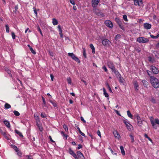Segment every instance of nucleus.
Returning <instances> with one entry per match:
<instances>
[{
  "instance_id": "nucleus-1",
  "label": "nucleus",
  "mask_w": 159,
  "mask_h": 159,
  "mask_svg": "<svg viewBox=\"0 0 159 159\" xmlns=\"http://www.w3.org/2000/svg\"><path fill=\"white\" fill-rule=\"evenodd\" d=\"M150 83L155 88H159V80L154 77H151Z\"/></svg>"
},
{
  "instance_id": "nucleus-2",
  "label": "nucleus",
  "mask_w": 159,
  "mask_h": 159,
  "mask_svg": "<svg viewBox=\"0 0 159 159\" xmlns=\"http://www.w3.org/2000/svg\"><path fill=\"white\" fill-rule=\"evenodd\" d=\"M108 67L111 69L112 72H113L116 75H120L119 72L116 70L115 66L113 62L111 61H109L107 63Z\"/></svg>"
},
{
  "instance_id": "nucleus-3",
  "label": "nucleus",
  "mask_w": 159,
  "mask_h": 159,
  "mask_svg": "<svg viewBox=\"0 0 159 159\" xmlns=\"http://www.w3.org/2000/svg\"><path fill=\"white\" fill-rule=\"evenodd\" d=\"M68 55L77 62L79 63L80 62V61L79 59L73 53H68Z\"/></svg>"
},
{
  "instance_id": "nucleus-4",
  "label": "nucleus",
  "mask_w": 159,
  "mask_h": 159,
  "mask_svg": "<svg viewBox=\"0 0 159 159\" xmlns=\"http://www.w3.org/2000/svg\"><path fill=\"white\" fill-rule=\"evenodd\" d=\"M137 41L140 43H144L148 42L149 40L148 39L141 37L137 38Z\"/></svg>"
},
{
  "instance_id": "nucleus-5",
  "label": "nucleus",
  "mask_w": 159,
  "mask_h": 159,
  "mask_svg": "<svg viewBox=\"0 0 159 159\" xmlns=\"http://www.w3.org/2000/svg\"><path fill=\"white\" fill-rule=\"evenodd\" d=\"M11 148H13L17 152V154L19 156H21L22 153L19 150L17 147L15 145L11 144Z\"/></svg>"
},
{
  "instance_id": "nucleus-6",
  "label": "nucleus",
  "mask_w": 159,
  "mask_h": 159,
  "mask_svg": "<svg viewBox=\"0 0 159 159\" xmlns=\"http://www.w3.org/2000/svg\"><path fill=\"white\" fill-rule=\"evenodd\" d=\"M102 43L103 46L108 47L110 45L111 42L108 39H104L102 40Z\"/></svg>"
},
{
  "instance_id": "nucleus-7",
  "label": "nucleus",
  "mask_w": 159,
  "mask_h": 159,
  "mask_svg": "<svg viewBox=\"0 0 159 159\" xmlns=\"http://www.w3.org/2000/svg\"><path fill=\"white\" fill-rule=\"evenodd\" d=\"M115 21L119 25V27L122 30L124 29V27L123 25L122 21L120 20V19L118 18H115Z\"/></svg>"
},
{
  "instance_id": "nucleus-8",
  "label": "nucleus",
  "mask_w": 159,
  "mask_h": 159,
  "mask_svg": "<svg viewBox=\"0 0 159 159\" xmlns=\"http://www.w3.org/2000/svg\"><path fill=\"white\" fill-rule=\"evenodd\" d=\"M153 73L154 74H157L159 73V70L158 69L154 66H150V68Z\"/></svg>"
},
{
  "instance_id": "nucleus-9",
  "label": "nucleus",
  "mask_w": 159,
  "mask_h": 159,
  "mask_svg": "<svg viewBox=\"0 0 159 159\" xmlns=\"http://www.w3.org/2000/svg\"><path fill=\"white\" fill-rule=\"evenodd\" d=\"M105 24L107 27L109 28H112L113 27V24L112 22L110 20H106L105 21Z\"/></svg>"
},
{
  "instance_id": "nucleus-10",
  "label": "nucleus",
  "mask_w": 159,
  "mask_h": 159,
  "mask_svg": "<svg viewBox=\"0 0 159 159\" xmlns=\"http://www.w3.org/2000/svg\"><path fill=\"white\" fill-rule=\"evenodd\" d=\"M100 0H92V6L93 8L96 7L99 2Z\"/></svg>"
},
{
  "instance_id": "nucleus-11",
  "label": "nucleus",
  "mask_w": 159,
  "mask_h": 159,
  "mask_svg": "<svg viewBox=\"0 0 159 159\" xmlns=\"http://www.w3.org/2000/svg\"><path fill=\"white\" fill-rule=\"evenodd\" d=\"M134 5L136 6H141L143 4L142 0H134Z\"/></svg>"
},
{
  "instance_id": "nucleus-12",
  "label": "nucleus",
  "mask_w": 159,
  "mask_h": 159,
  "mask_svg": "<svg viewBox=\"0 0 159 159\" xmlns=\"http://www.w3.org/2000/svg\"><path fill=\"white\" fill-rule=\"evenodd\" d=\"M151 122L152 125L154 127V128H155V123L159 125V120L158 119H155V121L152 120L151 121Z\"/></svg>"
},
{
  "instance_id": "nucleus-13",
  "label": "nucleus",
  "mask_w": 159,
  "mask_h": 159,
  "mask_svg": "<svg viewBox=\"0 0 159 159\" xmlns=\"http://www.w3.org/2000/svg\"><path fill=\"white\" fill-rule=\"evenodd\" d=\"M69 153L75 159H78V157L76 154L71 149L69 150Z\"/></svg>"
},
{
  "instance_id": "nucleus-14",
  "label": "nucleus",
  "mask_w": 159,
  "mask_h": 159,
  "mask_svg": "<svg viewBox=\"0 0 159 159\" xmlns=\"http://www.w3.org/2000/svg\"><path fill=\"white\" fill-rule=\"evenodd\" d=\"M151 25L150 24L145 23L144 24L143 26L144 29L148 30L150 29L151 28Z\"/></svg>"
},
{
  "instance_id": "nucleus-15",
  "label": "nucleus",
  "mask_w": 159,
  "mask_h": 159,
  "mask_svg": "<svg viewBox=\"0 0 159 159\" xmlns=\"http://www.w3.org/2000/svg\"><path fill=\"white\" fill-rule=\"evenodd\" d=\"M1 134L7 140H9L10 139V136L8 135L7 133L4 132H2Z\"/></svg>"
},
{
  "instance_id": "nucleus-16",
  "label": "nucleus",
  "mask_w": 159,
  "mask_h": 159,
  "mask_svg": "<svg viewBox=\"0 0 159 159\" xmlns=\"http://www.w3.org/2000/svg\"><path fill=\"white\" fill-rule=\"evenodd\" d=\"M60 133L62 136L63 139L66 140H67L68 135L65 134L64 132L63 131H61L60 132Z\"/></svg>"
},
{
  "instance_id": "nucleus-17",
  "label": "nucleus",
  "mask_w": 159,
  "mask_h": 159,
  "mask_svg": "<svg viewBox=\"0 0 159 159\" xmlns=\"http://www.w3.org/2000/svg\"><path fill=\"white\" fill-rule=\"evenodd\" d=\"M77 157L78 158L79 157L80 158H84V156L83 155V154L80 151H77Z\"/></svg>"
},
{
  "instance_id": "nucleus-18",
  "label": "nucleus",
  "mask_w": 159,
  "mask_h": 159,
  "mask_svg": "<svg viewBox=\"0 0 159 159\" xmlns=\"http://www.w3.org/2000/svg\"><path fill=\"white\" fill-rule=\"evenodd\" d=\"M117 77H119V80L120 82L121 83H123L124 81H123V78L121 77V75L120 74V75H116Z\"/></svg>"
},
{
  "instance_id": "nucleus-19",
  "label": "nucleus",
  "mask_w": 159,
  "mask_h": 159,
  "mask_svg": "<svg viewBox=\"0 0 159 159\" xmlns=\"http://www.w3.org/2000/svg\"><path fill=\"white\" fill-rule=\"evenodd\" d=\"M3 123L8 128L11 127L10 124L9 122L7 120H5L3 121Z\"/></svg>"
},
{
  "instance_id": "nucleus-20",
  "label": "nucleus",
  "mask_w": 159,
  "mask_h": 159,
  "mask_svg": "<svg viewBox=\"0 0 159 159\" xmlns=\"http://www.w3.org/2000/svg\"><path fill=\"white\" fill-rule=\"evenodd\" d=\"M5 71L7 73L10 77L12 78V76L11 74V71L9 70V69L7 68L6 67L5 68Z\"/></svg>"
},
{
  "instance_id": "nucleus-21",
  "label": "nucleus",
  "mask_w": 159,
  "mask_h": 159,
  "mask_svg": "<svg viewBox=\"0 0 159 159\" xmlns=\"http://www.w3.org/2000/svg\"><path fill=\"white\" fill-rule=\"evenodd\" d=\"M137 119L138 120L137 124L139 126H141L142 124V123L140 118L138 117L137 118Z\"/></svg>"
},
{
  "instance_id": "nucleus-22",
  "label": "nucleus",
  "mask_w": 159,
  "mask_h": 159,
  "mask_svg": "<svg viewBox=\"0 0 159 159\" xmlns=\"http://www.w3.org/2000/svg\"><path fill=\"white\" fill-rule=\"evenodd\" d=\"M52 23L54 25H57L58 24V21L55 18H53L52 19Z\"/></svg>"
},
{
  "instance_id": "nucleus-23",
  "label": "nucleus",
  "mask_w": 159,
  "mask_h": 159,
  "mask_svg": "<svg viewBox=\"0 0 159 159\" xmlns=\"http://www.w3.org/2000/svg\"><path fill=\"white\" fill-rule=\"evenodd\" d=\"M15 133L17 134L21 138L23 137V136L22 134L20 132L16 129H15Z\"/></svg>"
},
{
  "instance_id": "nucleus-24",
  "label": "nucleus",
  "mask_w": 159,
  "mask_h": 159,
  "mask_svg": "<svg viewBox=\"0 0 159 159\" xmlns=\"http://www.w3.org/2000/svg\"><path fill=\"white\" fill-rule=\"evenodd\" d=\"M120 148L121 150V154L123 155H125V151L124 149V148L123 146H120Z\"/></svg>"
},
{
  "instance_id": "nucleus-25",
  "label": "nucleus",
  "mask_w": 159,
  "mask_h": 159,
  "mask_svg": "<svg viewBox=\"0 0 159 159\" xmlns=\"http://www.w3.org/2000/svg\"><path fill=\"white\" fill-rule=\"evenodd\" d=\"M90 47L91 48L92 50V53L93 54L95 53V48L93 45L92 44H90Z\"/></svg>"
},
{
  "instance_id": "nucleus-26",
  "label": "nucleus",
  "mask_w": 159,
  "mask_h": 159,
  "mask_svg": "<svg viewBox=\"0 0 159 159\" xmlns=\"http://www.w3.org/2000/svg\"><path fill=\"white\" fill-rule=\"evenodd\" d=\"M103 94L105 96V97L106 98H108L109 97V95L107 93L106 91L105 88H103Z\"/></svg>"
},
{
  "instance_id": "nucleus-27",
  "label": "nucleus",
  "mask_w": 159,
  "mask_h": 159,
  "mask_svg": "<svg viewBox=\"0 0 159 159\" xmlns=\"http://www.w3.org/2000/svg\"><path fill=\"white\" fill-rule=\"evenodd\" d=\"M126 126L128 129L129 130H131L133 128V126L132 125H131L129 123L127 125H126Z\"/></svg>"
},
{
  "instance_id": "nucleus-28",
  "label": "nucleus",
  "mask_w": 159,
  "mask_h": 159,
  "mask_svg": "<svg viewBox=\"0 0 159 159\" xmlns=\"http://www.w3.org/2000/svg\"><path fill=\"white\" fill-rule=\"evenodd\" d=\"M142 82L144 86L145 87H147L148 84V82L145 80H142Z\"/></svg>"
},
{
  "instance_id": "nucleus-29",
  "label": "nucleus",
  "mask_w": 159,
  "mask_h": 159,
  "mask_svg": "<svg viewBox=\"0 0 159 159\" xmlns=\"http://www.w3.org/2000/svg\"><path fill=\"white\" fill-rule=\"evenodd\" d=\"M127 114L128 116L132 119H133V116L131 113L129 111H127Z\"/></svg>"
},
{
  "instance_id": "nucleus-30",
  "label": "nucleus",
  "mask_w": 159,
  "mask_h": 159,
  "mask_svg": "<svg viewBox=\"0 0 159 159\" xmlns=\"http://www.w3.org/2000/svg\"><path fill=\"white\" fill-rule=\"evenodd\" d=\"M4 107L5 108L8 109L11 108V106L7 103H6L5 104Z\"/></svg>"
},
{
  "instance_id": "nucleus-31",
  "label": "nucleus",
  "mask_w": 159,
  "mask_h": 159,
  "mask_svg": "<svg viewBox=\"0 0 159 159\" xmlns=\"http://www.w3.org/2000/svg\"><path fill=\"white\" fill-rule=\"evenodd\" d=\"M49 101H50V102L52 104V105H53V106L54 107H56L57 106V103H56V102L55 101H52V100H50Z\"/></svg>"
},
{
  "instance_id": "nucleus-32",
  "label": "nucleus",
  "mask_w": 159,
  "mask_h": 159,
  "mask_svg": "<svg viewBox=\"0 0 159 159\" xmlns=\"http://www.w3.org/2000/svg\"><path fill=\"white\" fill-rule=\"evenodd\" d=\"M134 87L136 89V90H138V89L137 88L139 87V85L137 82H135L134 83Z\"/></svg>"
},
{
  "instance_id": "nucleus-33",
  "label": "nucleus",
  "mask_w": 159,
  "mask_h": 159,
  "mask_svg": "<svg viewBox=\"0 0 159 159\" xmlns=\"http://www.w3.org/2000/svg\"><path fill=\"white\" fill-rule=\"evenodd\" d=\"M63 128L64 129H65V131L66 132H68V127L65 124H64L63 125Z\"/></svg>"
},
{
  "instance_id": "nucleus-34",
  "label": "nucleus",
  "mask_w": 159,
  "mask_h": 159,
  "mask_svg": "<svg viewBox=\"0 0 159 159\" xmlns=\"http://www.w3.org/2000/svg\"><path fill=\"white\" fill-rule=\"evenodd\" d=\"M67 81L69 84H71L72 83L70 77H68L67 79Z\"/></svg>"
},
{
  "instance_id": "nucleus-35",
  "label": "nucleus",
  "mask_w": 159,
  "mask_h": 159,
  "mask_svg": "<svg viewBox=\"0 0 159 159\" xmlns=\"http://www.w3.org/2000/svg\"><path fill=\"white\" fill-rule=\"evenodd\" d=\"M5 28L6 31L7 33H8L9 32V28L8 25H5Z\"/></svg>"
},
{
  "instance_id": "nucleus-36",
  "label": "nucleus",
  "mask_w": 159,
  "mask_h": 159,
  "mask_svg": "<svg viewBox=\"0 0 159 159\" xmlns=\"http://www.w3.org/2000/svg\"><path fill=\"white\" fill-rule=\"evenodd\" d=\"M34 117L37 122H39V118L38 116L34 115Z\"/></svg>"
},
{
  "instance_id": "nucleus-37",
  "label": "nucleus",
  "mask_w": 159,
  "mask_h": 159,
  "mask_svg": "<svg viewBox=\"0 0 159 159\" xmlns=\"http://www.w3.org/2000/svg\"><path fill=\"white\" fill-rule=\"evenodd\" d=\"M150 37L152 39H157L159 37V34H158L156 36H154L153 35L151 34Z\"/></svg>"
},
{
  "instance_id": "nucleus-38",
  "label": "nucleus",
  "mask_w": 159,
  "mask_h": 159,
  "mask_svg": "<svg viewBox=\"0 0 159 159\" xmlns=\"http://www.w3.org/2000/svg\"><path fill=\"white\" fill-rule=\"evenodd\" d=\"M114 134L116 137L119 138L120 137L118 133L117 132H116L115 133L114 132Z\"/></svg>"
},
{
  "instance_id": "nucleus-39",
  "label": "nucleus",
  "mask_w": 159,
  "mask_h": 159,
  "mask_svg": "<svg viewBox=\"0 0 159 159\" xmlns=\"http://www.w3.org/2000/svg\"><path fill=\"white\" fill-rule=\"evenodd\" d=\"M13 113L14 115L16 116H18L20 115V113L17 111H14Z\"/></svg>"
},
{
  "instance_id": "nucleus-40",
  "label": "nucleus",
  "mask_w": 159,
  "mask_h": 159,
  "mask_svg": "<svg viewBox=\"0 0 159 159\" xmlns=\"http://www.w3.org/2000/svg\"><path fill=\"white\" fill-rule=\"evenodd\" d=\"M37 30H38V31L40 32V34H41V35L42 36H43V34L42 32V31H41V29H40V27L39 26H37Z\"/></svg>"
},
{
  "instance_id": "nucleus-41",
  "label": "nucleus",
  "mask_w": 159,
  "mask_h": 159,
  "mask_svg": "<svg viewBox=\"0 0 159 159\" xmlns=\"http://www.w3.org/2000/svg\"><path fill=\"white\" fill-rule=\"evenodd\" d=\"M123 18L124 20L125 21H128L127 18V16L126 15H124L123 16Z\"/></svg>"
},
{
  "instance_id": "nucleus-42",
  "label": "nucleus",
  "mask_w": 159,
  "mask_h": 159,
  "mask_svg": "<svg viewBox=\"0 0 159 159\" xmlns=\"http://www.w3.org/2000/svg\"><path fill=\"white\" fill-rule=\"evenodd\" d=\"M41 116L43 118H45L47 117L45 113L42 112L41 114Z\"/></svg>"
},
{
  "instance_id": "nucleus-43",
  "label": "nucleus",
  "mask_w": 159,
  "mask_h": 159,
  "mask_svg": "<svg viewBox=\"0 0 159 159\" xmlns=\"http://www.w3.org/2000/svg\"><path fill=\"white\" fill-rule=\"evenodd\" d=\"M109 149L111 153H112V154L113 155H117V154L116 153H115V152H114L113 151V150H112V149H111V148H108Z\"/></svg>"
},
{
  "instance_id": "nucleus-44",
  "label": "nucleus",
  "mask_w": 159,
  "mask_h": 159,
  "mask_svg": "<svg viewBox=\"0 0 159 159\" xmlns=\"http://www.w3.org/2000/svg\"><path fill=\"white\" fill-rule=\"evenodd\" d=\"M30 50L31 51V52L34 54H35L36 52L32 48H30Z\"/></svg>"
},
{
  "instance_id": "nucleus-45",
  "label": "nucleus",
  "mask_w": 159,
  "mask_h": 159,
  "mask_svg": "<svg viewBox=\"0 0 159 159\" xmlns=\"http://www.w3.org/2000/svg\"><path fill=\"white\" fill-rule=\"evenodd\" d=\"M120 37L121 35L119 34H118L116 36L115 39L116 40H117L118 39H120Z\"/></svg>"
},
{
  "instance_id": "nucleus-46",
  "label": "nucleus",
  "mask_w": 159,
  "mask_h": 159,
  "mask_svg": "<svg viewBox=\"0 0 159 159\" xmlns=\"http://www.w3.org/2000/svg\"><path fill=\"white\" fill-rule=\"evenodd\" d=\"M11 36L13 39H14L16 38V35L13 32H11Z\"/></svg>"
},
{
  "instance_id": "nucleus-47",
  "label": "nucleus",
  "mask_w": 159,
  "mask_h": 159,
  "mask_svg": "<svg viewBox=\"0 0 159 159\" xmlns=\"http://www.w3.org/2000/svg\"><path fill=\"white\" fill-rule=\"evenodd\" d=\"M151 101L153 103H155L156 102V100L154 98H152Z\"/></svg>"
},
{
  "instance_id": "nucleus-48",
  "label": "nucleus",
  "mask_w": 159,
  "mask_h": 159,
  "mask_svg": "<svg viewBox=\"0 0 159 159\" xmlns=\"http://www.w3.org/2000/svg\"><path fill=\"white\" fill-rule=\"evenodd\" d=\"M33 9L34 10V14L36 15V16H37V12L36 11V8L35 7H33Z\"/></svg>"
},
{
  "instance_id": "nucleus-49",
  "label": "nucleus",
  "mask_w": 159,
  "mask_h": 159,
  "mask_svg": "<svg viewBox=\"0 0 159 159\" xmlns=\"http://www.w3.org/2000/svg\"><path fill=\"white\" fill-rule=\"evenodd\" d=\"M57 28H58V30H59V32H60L61 33H62V30L61 29V27L59 25H58L57 26Z\"/></svg>"
},
{
  "instance_id": "nucleus-50",
  "label": "nucleus",
  "mask_w": 159,
  "mask_h": 159,
  "mask_svg": "<svg viewBox=\"0 0 159 159\" xmlns=\"http://www.w3.org/2000/svg\"><path fill=\"white\" fill-rule=\"evenodd\" d=\"M37 126L38 127H39V130L41 131H43V128L42 127V126H40L39 124L37 125Z\"/></svg>"
},
{
  "instance_id": "nucleus-51",
  "label": "nucleus",
  "mask_w": 159,
  "mask_h": 159,
  "mask_svg": "<svg viewBox=\"0 0 159 159\" xmlns=\"http://www.w3.org/2000/svg\"><path fill=\"white\" fill-rule=\"evenodd\" d=\"M147 73L148 75L150 77V78H151V77H154L153 76H151V75L150 74V73H151L150 71L148 70H147Z\"/></svg>"
},
{
  "instance_id": "nucleus-52",
  "label": "nucleus",
  "mask_w": 159,
  "mask_h": 159,
  "mask_svg": "<svg viewBox=\"0 0 159 159\" xmlns=\"http://www.w3.org/2000/svg\"><path fill=\"white\" fill-rule=\"evenodd\" d=\"M130 137L131 138V140L132 142H133L134 141V139L133 136L132 135H130Z\"/></svg>"
},
{
  "instance_id": "nucleus-53",
  "label": "nucleus",
  "mask_w": 159,
  "mask_h": 159,
  "mask_svg": "<svg viewBox=\"0 0 159 159\" xmlns=\"http://www.w3.org/2000/svg\"><path fill=\"white\" fill-rule=\"evenodd\" d=\"M123 122L126 125L129 124V123L126 120H123Z\"/></svg>"
},
{
  "instance_id": "nucleus-54",
  "label": "nucleus",
  "mask_w": 159,
  "mask_h": 159,
  "mask_svg": "<svg viewBox=\"0 0 159 159\" xmlns=\"http://www.w3.org/2000/svg\"><path fill=\"white\" fill-rule=\"evenodd\" d=\"M102 68L105 70V72H107V69L105 66H103Z\"/></svg>"
},
{
  "instance_id": "nucleus-55",
  "label": "nucleus",
  "mask_w": 159,
  "mask_h": 159,
  "mask_svg": "<svg viewBox=\"0 0 159 159\" xmlns=\"http://www.w3.org/2000/svg\"><path fill=\"white\" fill-rule=\"evenodd\" d=\"M70 3L73 5L75 4V1L74 0H70Z\"/></svg>"
},
{
  "instance_id": "nucleus-56",
  "label": "nucleus",
  "mask_w": 159,
  "mask_h": 159,
  "mask_svg": "<svg viewBox=\"0 0 159 159\" xmlns=\"http://www.w3.org/2000/svg\"><path fill=\"white\" fill-rule=\"evenodd\" d=\"M49 54L50 56H51L52 57L53 56V53L52 51H49Z\"/></svg>"
},
{
  "instance_id": "nucleus-57",
  "label": "nucleus",
  "mask_w": 159,
  "mask_h": 159,
  "mask_svg": "<svg viewBox=\"0 0 159 159\" xmlns=\"http://www.w3.org/2000/svg\"><path fill=\"white\" fill-rule=\"evenodd\" d=\"M80 119H81V120L83 122H84V123H85L86 122V121H85V120L84 119V118L82 117V116H81L80 117Z\"/></svg>"
},
{
  "instance_id": "nucleus-58",
  "label": "nucleus",
  "mask_w": 159,
  "mask_h": 159,
  "mask_svg": "<svg viewBox=\"0 0 159 159\" xmlns=\"http://www.w3.org/2000/svg\"><path fill=\"white\" fill-rule=\"evenodd\" d=\"M97 134L100 137V138L101 137V132L99 130H98L97 132Z\"/></svg>"
},
{
  "instance_id": "nucleus-59",
  "label": "nucleus",
  "mask_w": 159,
  "mask_h": 159,
  "mask_svg": "<svg viewBox=\"0 0 159 159\" xmlns=\"http://www.w3.org/2000/svg\"><path fill=\"white\" fill-rule=\"evenodd\" d=\"M26 157L28 158V159H33L31 156L28 155H26Z\"/></svg>"
},
{
  "instance_id": "nucleus-60",
  "label": "nucleus",
  "mask_w": 159,
  "mask_h": 159,
  "mask_svg": "<svg viewBox=\"0 0 159 159\" xmlns=\"http://www.w3.org/2000/svg\"><path fill=\"white\" fill-rule=\"evenodd\" d=\"M49 139H50V140L52 143H55V141H53L52 138V137H51L50 136H49Z\"/></svg>"
},
{
  "instance_id": "nucleus-61",
  "label": "nucleus",
  "mask_w": 159,
  "mask_h": 159,
  "mask_svg": "<svg viewBox=\"0 0 159 159\" xmlns=\"http://www.w3.org/2000/svg\"><path fill=\"white\" fill-rule=\"evenodd\" d=\"M84 51H83V55L84 56L85 58L86 57V52H85V49L84 48H83Z\"/></svg>"
},
{
  "instance_id": "nucleus-62",
  "label": "nucleus",
  "mask_w": 159,
  "mask_h": 159,
  "mask_svg": "<svg viewBox=\"0 0 159 159\" xmlns=\"http://www.w3.org/2000/svg\"><path fill=\"white\" fill-rule=\"evenodd\" d=\"M50 75V77L51 78V80L53 81V80L54 76L52 74H51Z\"/></svg>"
},
{
  "instance_id": "nucleus-63",
  "label": "nucleus",
  "mask_w": 159,
  "mask_h": 159,
  "mask_svg": "<svg viewBox=\"0 0 159 159\" xmlns=\"http://www.w3.org/2000/svg\"><path fill=\"white\" fill-rule=\"evenodd\" d=\"M115 111L116 113L119 116H120V113H119V111L117 110H114Z\"/></svg>"
},
{
  "instance_id": "nucleus-64",
  "label": "nucleus",
  "mask_w": 159,
  "mask_h": 159,
  "mask_svg": "<svg viewBox=\"0 0 159 159\" xmlns=\"http://www.w3.org/2000/svg\"><path fill=\"white\" fill-rule=\"evenodd\" d=\"M79 133L83 136H84V137L85 136V134L84 133L82 132L81 131V132H80Z\"/></svg>"
}]
</instances>
